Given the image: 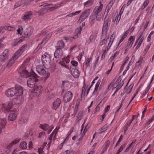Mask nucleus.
Returning a JSON list of instances; mask_svg holds the SVG:
<instances>
[{"instance_id": "1", "label": "nucleus", "mask_w": 154, "mask_h": 154, "mask_svg": "<svg viewBox=\"0 0 154 154\" xmlns=\"http://www.w3.org/2000/svg\"><path fill=\"white\" fill-rule=\"evenodd\" d=\"M29 58L27 59L19 70L18 72L20 75L23 78L29 77L31 75V73L33 72L32 65L29 62Z\"/></svg>"}, {"instance_id": "2", "label": "nucleus", "mask_w": 154, "mask_h": 154, "mask_svg": "<svg viewBox=\"0 0 154 154\" xmlns=\"http://www.w3.org/2000/svg\"><path fill=\"white\" fill-rule=\"evenodd\" d=\"M62 3V2L59 3L53 6L51 4H48L46 3H44L43 4L39 6V7L42 6L44 8L39 11V16L42 15L48 12V11H52L57 9L60 7Z\"/></svg>"}, {"instance_id": "3", "label": "nucleus", "mask_w": 154, "mask_h": 154, "mask_svg": "<svg viewBox=\"0 0 154 154\" xmlns=\"http://www.w3.org/2000/svg\"><path fill=\"white\" fill-rule=\"evenodd\" d=\"M44 67L43 65H38L36 66L35 69L37 72L40 75H43L45 74V76L42 78V80L45 81L49 78L50 74L48 72H46Z\"/></svg>"}, {"instance_id": "4", "label": "nucleus", "mask_w": 154, "mask_h": 154, "mask_svg": "<svg viewBox=\"0 0 154 154\" xmlns=\"http://www.w3.org/2000/svg\"><path fill=\"white\" fill-rule=\"evenodd\" d=\"M42 62L44 67L46 69H49L51 67V62L50 55L47 53H45L42 56Z\"/></svg>"}, {"instance_id": "5", "label": "nucleus", "mask_w": 154, "mask_h": 154, "mask_svg": "<svg viewBox=\"0 0 154 154\" xmlns=\"http://www.w3.org/2000/svg\"><path fill=\"white\" fill-rule=\"evenodd\" d=\"M100 4L99 6L96 7L94 9L92 14L96 17V19L97 21H100L102 18L101 12L103 10V5L101 3V1L99 2Z\"/></svg>"}, {"instance_id": "6", "label": "nucleus", "mask_w": 154, "mask_h": 154, "mask_svg": "<svg viewBox=\"0 0 154 154\" xmlns=\"http://www.w3.org/2000/svg\"><path fill=\"white\" fill-rule=\"evenodd\" d=\"M39 76L35 73L33 75L30 76L27 81V85L30 88H33L34 86L35 83L38 81L37 78Z\"/></svg>"}, {"instance_id": "7", "label": "nucleus", "mask_w": 154, "mask_h": 154, "mask_svg": "<svg viewBox=\"0 0 154 154\" xmlns=\"http://www.w3.org/2000/svg\"><path fill=\"white\" fill-rule=\"evenodd\" d=\"M13 103L11 101L2 104L1 107L2 111L4 113H7L11 110Z\"/></svg>"}, {"instance_id": "8", "label": "nucleus", "mask_w": 154, "mask_h": 154, "mask_svg": "<svg viewBox=\"0 0 154 154\" xmlns=\"http://www.w3.org/2000/svg\"><path fill=\"white\" fill-rule=\"evenodd\" d=\"M73 94L70 91H68L64 94L63 100L64 103H67L72 98Z\"/></svg>"}, {"instance_id": "9", "label": "nucleus", "mask_w": 154, "mask_h": 154, "mask_svg": "<svg viewBox=\"0 0 154 154\" xmlns=\"http://www.w3.org/2000/svg\"><path fill=\"white\" fill-rule=\"evenodd\" d=\"M43 90V87L42 86L38 85L35 86L32 91L33 95L34 96H38L42 93Z\"/></svg>"}, {"instance_id": "10", "label": "nucleus", "mask_w": 154, "mask_h": 154, "mask_svg": "<svg viewBox=\"0 0 154 154\" xmlns=\"http://www.w3.org/2000/svg\"><path fill=\"white\" fill-rule=\"evenodd\" d=\"M90 13V10L87 9L83 12L80 16L78 21L79 23H81L85 20L89 16Z\"/></svg>"}, {"instance_id": "11", "label": "nucleus", "mask_w": 154, "mask_h": 154, "mask_svg": "<svg viewBox=\"0 0 154 154\" xmlns=\"http://www.w3.org/2000/svg\"><path fill=\"white\" fill-rule=\"evenodd\" d=\"M123 84V81H122L121 82V77H119L115 83H114L113 84V89L116 87V91H118L122 88Z\"/></svg>"}, {"instance_id": "12", "label": "nucleus", "mask_w": 154, "mask_h": 154, "mask_svg": "<svg viewBox=\"0 0 154 154\" xmlns=\"http://www.w3.org/2000/svg\"><path fill=\"white\" fill-rule=\"evenodd\" d=\"M14 88L15 89V95L18 97L21 96L23 93V88L18 85H16Z\"/></svg>"}, {"instance_id": "13", "label": "nucleus", "mask_w": 154, "mask_h": 154, "mask_svg": "<svg viewBox=\"0 0 154 154\" xmlns=\"http://www.w3.org/2000/svg\"><path fill=\"white\" fill-rule=\"evenodd\" d=\"M129 30H128L120 36V39L117 44V47L119 48L121 46V43L127 37L129 33Z\"/></svg>"}, {"instance_id": "14", "label": "nucleus", "mask_w": 154, "mask_h": 154, "mask_svg": "<svg viewBox=\"0 0 154 154\" xmlns=\"http://www.w3.org/2000/svg\"><path fill=\"white\" fill-rule=\"evenodd\" d=\"M40 127L43 130L46 131L48 130V134H49L51 132L54 128L53 126H50L47 124H41Z\"/></svg>"}, {"instance_id": "15", "label": "nucleus", "mask_w": 154, "mask_h": 154, "mask_svg": "<svg viewBox=\"0 0 154 154\" xmlns=\"http://www.w3.org/2000/svg\"><path fill=\"white\" fill-rule=\"evenodd\" d=\"M17 116V114L15 112L14 110L10 111V113L8 116V120L9 121H13L16 119Z\"/></svg>"}, {"instance_id": "16", "label": "nucleus", "mask_w": 154, "mask_h": 154, "mask_svg": "<svg viewBox=\"0 0 154 154\" xmlns=\"http://www.w3.org/2000/svg\"><path fill=\"white\" fill-rule=\"evenodd\" d=\"M15 89L14 87L11 88L7 90L5 92L6 95L8 97H12L15 95Z\"/></svg>"}, {"instance_id": "17", "label": "nucleus", "mask_w": 154, "mask_h": 154, "mask_svg": "<svg viewBox=\"0 0 154 154\" xmlns=\"http://www.w3.org/2000/svg\"><path fill=\"white\" fill-rule=\"evenodd\" d=\"M135 39L134 36H131L128 40L126 48L127 49H129L132 47Z\"/></svg>"}, {"instance_id": "18", "label": "nucleus", "mask_w": 154, "mask_h": 154, "mask_svg": "<svg viewBox=\"0 0 154 154\" xmlns=\"http://www.w3.org/2000/svg\"><path fill=\"white\" fill-rule=\"evenodd\" d=\"M70 68L71 72L73 76L75 78L79 77L80 75L79 71L75 68L74 69H71L70 66Z\"/></svg>"}, {"instance_id": "19", "label": "nucleus", "mask_w": 154, "mask_h": 154, "mask_svg": "<svg viewBox=\"0 0 154 154\" xmlns=\"http://www.w3.org/2000/svg\"><path fill=\"white\" fill-rule=\"evenodd\" d=\"M109 28L108 27V21L106 20L105 21L104 23L103 24L102 28V34L104 35L106 34Z\"/></svg>"}, {"instance_id": "20", "label": "nucleus", "mask_w": 154, "mask_h": 154, "mask_svg": "<svg viewBox=\"0 0 154 154\" xmlns=\"http://www.w3.org/2000/svg\"><path fill=\"white\" fill-rule=\"evenodd\" d=\"M32 15V13L31 11H27L24 13L22 18L25 20H29L31 18Z\"/></svg>"}, {"instance_id": "21", "label": "nucleus", "mask_w": 154, "mask_h": 154, "mask_svg": "<svg viewBox=\"0 0 154 154\" xmlns=\"http://www.w3.org/2000/svg\"><path fill=\"white\" fill-rule=\"evenodd\" d=\"M61 103V100L59 98H57L53 103V108L54 109H57Z\"/></svg>"}, {"instance_id": "22", "label": "nucleus", "mask_w": 154, "mask_h": 154, "mask_svg": "<svg viewBox=\"0 0 154 154\" xmlns=\"http://www.w3.org/2000/svg\"><path fill=\"white\" fill-rule=\"evenodd\" d=\"M19 141V140L18 139H15L14 140L11 142V143L8 145L7 147V149L8 150L7 151L8 153H9L11 152V149L12 146L15 144H16Z\"/></svg>"}, {"instance_id": "23", "label": "nucleus", "mask_w": 154, "mask_h": 154, "mask_svg": "<svg viewBox=\"0 0 154 154\" xmlns=\"http://www.w3.org/2000/svg\"><path fill=\"white\" fill-rule=\"evenodd\" d=\"M62 55L63 53L61 49L57 48L54 52V57L56 58H61L62 57Z\"/></svg>"}, {"instance_id": "24", "label": "nucleus", "mask_w": 154, "mask_h": 154, "mask_svg": "<svg viewBox=\"0 0 154 154\" xmlns=\"http://www.w3.org/2000/svg\"><path fill=\"white\" fill-rule=\"evenodd\" d=\"M0 122V134L2 131V129L4 128L6 124L7 121L5 118H2Z\"/></svg>"}, {"instance_id": "25", "label": "nucleus", "mask_w": 154, "mask_h": 154, "mask_svg": "<svg viewBox=\"0 0 154 154\" xmlns=\"http://www.w3.org/2000/svg\"><path fill=\"white\" fill-rule=\"evenodd\" d=\"M143 61V58L142 56H140L139 60L137 61L135 64V68L136 69L138 68L140 66Z\"/></svg>"}, {"instance_id": "26", "label": "nucleus", "mask_w": 154, "mask_h": 154, "mask_svg": "<svg viewBox=\"0 0 154 154\" xmlns=\"http://www.w3.org/2000/svg\"><path fill=\"white\" fill-rule=\"evenodd\" d=\"M115 36L116 33L113 32L111 36L109 41V42L108 45V49H109L111 46L112 45L114 39L115 38Z\"/></svg>"}, {"instance_id": "27", "label": "nucleus", "mask_w": 154, "mask_h": 154, "mask_svg": "<svg viewBox=\"0 0 154 154\" xmlns=\"http://www.w3.org/2000/svg\"><path fill=\"white\" fill-rule=\"evenodd\" d=\"M137 118V117L136 115H133L132 116V120L130 121L129 122L126 123L125 125V131H126V130H127L128 127L131 124V122L133 121L134 120H136Z\"/></svg>"}, {"instance_id": "28", "label": "nucleus", "mask_w": 154, "mask_h": 154, "mask_svg": "<svg viewBox=\"0 0 154 154\" xmlns=\"http://www.w3.org/2000/svg\"><path fill=\"white\" fill-rule=\"evenodd\" d=\"M92 60V58L91 57L85 58L84 63L85 65L87 67H88L90 66Z\"/></svg>"}, {"instance_id": "29", "label": "nucleus", "mask_w": 154, "mask_h": 154, "mask_svg": "<svg viewBox=\"0 0 154 154\" xmlns=\"http://www.w3.org/2000/svg\"><path fill=\"white\" fill-rule=\"evenodd\" d=\"M32 33V30L26 29L24 31V34L26 37H28L31 36Z\"/></svg>"}, {"instance_id": "30", "label": "nucleus", "mask_w": 154, "mask_h": 154, "mask_svg": "<svg viewBox=\"0 0 154 154\" xmlns=\"http://www.w3.org/2000/svg\"><path fill=\"white\" fill-rule=\"evenodd\" d=\"M94 0H88L83 3L85 7H88L91 6L93 4Z\"/></svg>"}, {"instance_id": "31", "label": "nucleus", "mask_w": 154, "mask_h": 154, "mask_svg": "<svg viewBox=\"0 0 154 154\" xmlns=\"http://www.w3.org/2000/svg\"><path fill=\"white\" fill-rule=\"evenodd\" d=\"M27 48V45H24L22 46L18 51L22 55L23 53L26 51Z\"/></svg>"}, {"instance_id": "32", "label": "nucleus", "mask_w": 154, "mask_h": 154, "mask_svg": "<svg viewBox=\"0 0 154 154\" xmlns=\"http://www.w3.org/2000/svg\"><path fill=\"white\" fill-rule=\"evenodd\" d=\"M23 100V98L21 96H20L17 97L16 99H15L13 100V101L16 104H19L21 103Z\"/></svg>"}, {"instance_id": "33", "label": "nucleus", "mask_w": 154, "mask_h": 154, "mask_svg": "<svg viewBox=\"0 0 154 154\" xmlns=\"http://www.w3.org/2000/svg\"><path fill=\"white\" fill-rule=\"evenodd\" d=\"M82 30V28L81 27L77 28L75 30L76 35L73 37V38H75L81 33Z\"/></svg>"}, {"instance_id": "34", "label": "nucleus", "mask_w": 154, "mask_h": 154, "mask_svg": "<svg viewBox=\"0 0 154 154\" xmlns=\"http://www.w3.org/2000/svg\"><path fill=\"white\" fill-rule=\"evenodd\" d=\"M27 147V143L25 141L21 142L20 145V148L24 149H26Z\"/></svg>"}, {"instance_id": "35", "label": "nucleus", "mask_w": 154, "mask_h": 154, "mask_svg": "<svg viewBox=\"0 0 154 154\" xmlns=\"http://www.w3.org/2000/svg\"><path fill=\"white\" fill-rule=\"evenodd\" d=\"M52 33L51 32H49L47 35L46 37L43 39L42 43L44 44L46 43L48 40L50 38L51 36Z\"/></svg>"}, {"instance_id": "36", "label": "nucleus", "mask_w": 154, "mask_h": 154, "mask_svg": "<svg viewBox=\"0 0 154 154\" xmlns=\"http://www.w3.org/2000/svg\"><path fill=\"white\" fill-rule=\"evenodd\" d=\"M134 146V143L132 142L129 144L128 147L125 149V152H126L129 151H131L133 149Z\"/></svg>"}, {"instance_id": "37", "label": "nucleus", "mask_w": 154, "mask_h": 154, "mask_svg": "<svg viewBox=\"0 0 154 154\" xmlns=\"http://www.w3.org/2000/svg\"><path fill=\"white\" fill-rule=\"evenodd\" d=\"M97 36V34L96 33H93L90 36V39L91 42H94Z\"/></svg>"}, {"instance_id": "38", "label": "nucleus", "mask_w": 154, "mask_h": 154, "mask_svg": "<svg viewBox=\"0 0 154 154\" xmlns=\"http://www.w3.org/2000/svg\"><path fill=\"white\" fill-rule=\"evenodd\" d=\"M108 127V125L106 124L104 125L99 130V133H101L106 131Z\"/></svg>"}, {"instance_id": "39", "label": "nucleus", "mask_w": 154, "mask_h": 154, "mask_svg": "<svg viewBox=\"0 0 154 154\" xmlns=\"http://www.w3.org/2000/svg\"><path fill=\"white\" fill-rule=\"evenodd\" d=\"M57 46L59 49H61L64 47L65 44L64 42L62 41H60L58 42Z\"/></svg>"}, {"instance_id": "40", "label": "nucleus", "mask_w": 154, "mask_h": 154, "mask_svg": "<svg viewBox=\"0 0 154 154\" xmlns=\"http://www.w3.org/2000/svg\"><path fill=\"white\" fill-rule=\"evenodd\" d=\"M101 82V81L100 80H98L97 82L96 83L94 89V90L93 91V93H95L97 91V89L98 88V87L100 85Z\"/></svg>"}, {"instance_id": "41", "label": "nucleus", "mask_w": 154, "mask_h": 154, "mask_svg": "<svg viewBox=\"0 0 154 154\" xmlns=\"http://www.w3.org/2000/svg\"><path fill=\"white\" fill-rule=\"evenodd\" d=\"M129 59V57L128 56H127L124 59V61H123L121 66V68H124L125 66L128 61Z\"/></svg>"}, {"instance_id": "42", "label": "nucleus", "mask_w": 154, "mask_h": 154, "mask_svg": "<svg viewBox=\"0 0 154 154\" xmlns=\"http://www.w3.org/2000/svg\"><path fill=\"white\" fill-rule=\"evenodd\" d=\"M71 57L70 55H68L66 57H64L62 59V61L66 63H68L70 62V58Z\"/></svg>"}, {"instance_id": "43", "label": "nucleus", "mask_w": 154, "mask_h": 154, "mask_svg": "<svg viewBox=\"0 0 154 154\" xmlns=\"http://www.w3.org/2000/svg\"><path fill=\"white\" fill-rule=\"evenodd\" d=\"M21 55V54L17 51L15 53L13 57L15 59V60H16L19 58V57Z\"/></svg>"}, {"instance_id": "44", "label": "nucleus", "mask_w": 154, "mask_h": 154, "mask_svg": "<svg viewBox=\"0 0 154 154\" xmlns=\"http://www.w3.org/2000/svg\"><path fill=\"white\" fill-rule=\"evenodd\" d=\"M125 146V144H123L121 145L120 147L116 152V154H119L123 150Z\"/></svg>"}, {"instance_id": "45", "label": "nucleus", "mask_w": 154, "mask_h": 154, "mask_svg": "<svg viewBox=\"0 0 154 154\" xmlns=\"http://www.w3.org/2000/svg\"><path fill=\"white\" fill-rule=\"evenodd\" d=\"M16 60H15V59L13 57L12 58L8 63V66L9 67L11 66L14 63Z\"/></svg>"}, {"instance_id": "46", "label": "nucleus", "mask_w": 154, "mask_h": 154, "mask_svg": "<svg viewBox=\"0 0 154 154\" xmlns=\"http://www.w3.org/2000/svg\"><path fill=\"white\" fill-rule=\"evenodd\" d=\"M149 3V0H146V1L144 2L143 5L141 7V9L142 10L144 9L147 5Z\"/></svg>"}, {"instance_id": "47", "label": "nucleus", "mask_w": 154, "mask_h": 154, "mask_svg": "<svg viewBox=\"0 0 154 154\" xmlns=\"http://www.w3.org/2000/svg\"><path fill=\"white\" fill-rule=\"evenodd\" d=\"M115 81V79L113 80L107 86V89L109 91V90L112 87H113V84L114 82Z\"/></svg>"}, {"instance_id": "48", "label": "nucleus", "mask_w": 154, "mask_h": 154, "mask_svg": "<svg viewBox=\"0 0 154 154\" xmlns=\"http://www.w3.org/2000/svg\"><path fill=\"white\" fill-rule=\"evenodd\" d=\"M3 28H4L5 30L9 31H12L14 29V27L7 26L3 27Z\"/></svg>"}, {"instance_id": "49", "label": "nucleus", "mask_w": 154, "mask_h": 154, "mask_svg": "<svg viewBox=\"0 0 154 154\" xmlns=\"http://www.w3.org/2000/svg\"><path fill=\"white\" fill-rule=\"evenodd\" d=\"M143 34V32H140L137 36V39L136 40V42H135V45L138 42L139 40L142 37V35Z\"/></svg>"}, {"instance_id": "50", "label": "nucleus", "mask_w": 154, "mask_h": 154, "mask_svg": "<svg viewBox=\"0 0 154 154\" xmlns=\"http://www.w3.org/2000/svg\"><path fill=\"white\" fill-rule=\"evenodd\" d=\"M119 53V52L117 51L112 56L110 57V60L111 61H112L115 57L118 55Z\"/></svg>"}, {"instance_id": "51", "label": "nucleus", "mask_w": 154, "mask_h": 154, "mask_svg": "<svg viewBox=\"0 0 154 154\" xmlns=\"http://www.w3.org/2000/svg\"><path fill=\"white\" fill-rule=\"evenodd\" d=\"M152 81V79H151L150 82L148 83L147 86L145 89L146 92H147L150 88V85Z\"/></svg>"}, {"instance_id": "52", "label": "nucleus", "mask_w": 154, "mask_h": 154, "mask_svg": "<svg viewBox=\"0 0 154 154\" xmlns=\"http://www.w3.org/2000/svg\"><path fill=\"white\" fill-rule=\"evenodd\" d=\"M23 29L21 26H20L18 27V29H17V32L18 34H22Z\"/></svg>"}, {"instance_id": "53", "label": "nucleus", "mask_w": 154, "mask_h": 154, "mask_svg": "<svg viewBox=\"0 0 154 154\" xmlns=\"http://www.w3.org/2000/svg\"><path fill=\"white\" fill-rule=\"evenodd\" d=\"M95 19H96V17L93 14H91L90 17V21L91 22H93Z\"/></svg>"}, {"instance_id": "54", "label": "nucleus", "mask_w": 154, "mask_h": 154, "mask_svg": "<svg viewBox=\"0 0 154 154\" xmlns=\"http://www.w3.org/2000/svg\"><path fill=\"white\" fill-rule=\"evenodd\" d=\"M60 63L62 65V66L64 67L66 69H69V66L68 65L66 64L65 63V62H63L62 61L60 62Z\"/></svg>"}, {"instance_id": "55", "label": "nucleus", "mask_w": 154, "mask_h": 154, "mask_svg": "<svg viewBox=\"0 0 154 154\" xmlns=\"http://www.w3.org/2000/svg\"><path fill=\"white\" fill-rule=\"evenodd\" d=\"M154 33V31H152L149 34L147 38V41L148 42H149L151 40V35L153 34Z\"/></svg>"}, {"instance_id": "56", "label": "nucleus", "mask_w": 154, "mask_h": 154, "mask_svg": "<svg viewBox=\"0 0 154 154\" xmlns=\"http://www.w3.org/2000/svg\"><path fill=\"white\" fill-rule=\"evenodd\" d=\"M71 63L72 66L74 67H76L78 65V63L77 61L75 60H72L71 61Z\"/></svg>"}, {"instance_id": "57", "label": "nucleus", "mask_w": 154, "mask_h": 154, "mask_svg": "<svg viewBox=\"0 0 154 154\" xmlns=\"http://www.w3.org/2000/svg\"><path fill=\"white\" fill-rule=\"evenodd\" d=\"M99 57H100L98 56L97 57L96 60H95V62H94V64L93 66V68L94 69H95L96 67V66L97 65V63L98 61V60H99Z\"/></svg>"}, {"instance_id": "58", "label": "nucleus", "mask_w": 154, "mask_h": 154, "mask_svg": "<svg viewBox=\"0 0 154 154\" xmlns=\"http://www.w3.org/2000/svg\"><path fill=\"white\" fill-rule=\"evenodd\" d=\"M121 18V14H119L116 17V23L117 24L119 23V20H120Z\"/></svg>"}, {"instance_id": "59", "label": "nucleus", "mask_w": 154, "mask_h": 154, "mask_svg": "<svg viewBox=\"0 0 154 154\" xmlns=\"http://www.w3.org/2000/svg\"><path fill=\"white\" fill-rule=\"evenodd\" d=\"M107 42V39H103L101 40L100 43V45H103L105 44Z\"/></svg>"}, {"instance_id": "60", "label": "nucleus", "mask_w": 154, "mask_h": 154, "mask_svg": "<svg viewBox=\"0 0 154 154\" xmlns=\"http://www.w3.org/2000/svg\"><path fill=\"white\" fill-rule=\"evenodd\" d=\"M86 92V86L85 84H84L82 87V94H84L85 95Z\"/></svg>"}, {"instance_id": "61", "label": "nucleus", "mask_w": 154, "mask_h": 154, "mask_svg": "<svg viewBox=\"0 0 154 154\" xmlns=\"http://www.w3.org/2000/svg\"><path fill=\"white\" fill-rule=\"evenodd\" d=\"M113 4V2L109 3L106 7V8L110 10Z\"/></svg>"}, {"instance_id": "62", "label": "nucleus", "mask_w": 154, "mask_h": 154, "mask_svg": "<svg viewBox=\"0 0 154 154\" xmlns=\"http://www.w3.org/2000/svg\"><path fill=\"white\" fill-rule=\"evenodd\" d=\"M143 37H142L138 41V47H140V46L142 42H143Z\"/></svg>"}, {"instance_id": "63", "label": "nucleus", "mask_w": 154, "mask_h": 154, "mask_svg": "<svg viewBox=\"0 0 154 154\" xmlns=\"http://www.w3.org/2000/svg\"><path fill=\"white\" fill-rule=\"evenodd\" d=\"M9 51L8 49L5 50L3 52V55L5 56L6 57H7V55L9 53Z\"/></svg>"}, {"instance_id": "64", "label": "nucleus", "mask_w": 154, "mask_h": 154, "mask_svg": "<svg viewBox=\"0 0 154 154\" xmlns=\"http://www.w3.org/2000/svg\"><path fill=\"white\" fill-rule=\"evenodd\" d=\"M83 56V53L82 52L80 53L79 56L77 57V58L79 61L82 58Z\"/></svg>"}]
</instances>
